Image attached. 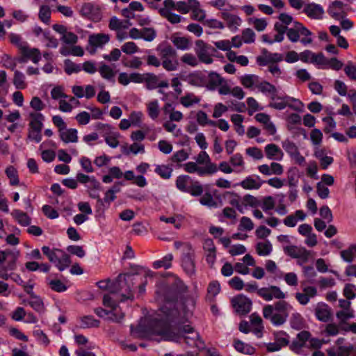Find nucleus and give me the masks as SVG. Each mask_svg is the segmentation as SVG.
<instances>
[{
  "mask_svg": "<svg viewBox=\"0 0 356 356\" xmlns=\"http://www.w3.org/2000/svg\"><path fill=\"white\" fill-rule=\"evenodd\" d=\"M266 157L270 160H281L283 156L282 149L275 144L270 143L265 147Z\"/></svg>",
  "mask_w": 356,
  "mask_h": 356,
  "instance_id": "4be33fe9",
  "label": "nucleus"
},
{
  "mask_svg": "<svg viewBox=\"0 0 356 356\" xmlns=\"http://www.w3.org/2000/svg\"><path fill=\"white\" fill-rule=\"evenodd\" d=\"M315 316L320 321L328 322L331 318V312L328 305L325 303L319 304L315 309Z\"/></svg>",
  "mask_w": 356,
  "mask_h": 356,
  "instance_id": "412c9836",
  "label": "nucleus"
},
{
  "mask_svg": "<svg viewBox=\"0 0 356 356\" xmlns=\"http://www.w3.org/2000/svg\"><path fill=\"white\" fill-rule=\"evenodd\" d=\"M256 250L259 256H267L271 253L273 250V246L271 243L267 240L264 243H257L256 245Z\"/></svg>",
  "mask_w": 356,
  "mask_h": 356,
  "instance_id": "72a5a7b5",
  "label": "nucleus"
},
{
  "mask_svg": "<svg viewBox=\"0 0 356 356\" xmlns=\"http://www.w3.org/2000/svg\"><path fill=\"white\" fill-rule=\"evenodd\" d=\"M13 84L15 87L19 90L24 89L26 87V83H25V76L22 72L18 70L15 72Z\"/></svg>",
  "mask_w": 356,
  "mask_h": 356,
  "instance_id": "49530a36",
  "label": "nucleus"
},
{
  "mask_svg": "<svg viewBox=\"0 0 356 356\" xmlns=\"http://www.w3.org/2000/svg\"><path fill=\"white\" fill-rule=\"evenodd\" d=\"M142 38L147 42L153 41L156 37V31L154 28L145 27L142 29Z\"/></svg>",
  "mask_w": 356,
  "mask_h": 356,
  "instance_id": "4d7b16f0",
  "label": "nucleus"
},
{
  "mask_svg": "<svg viewBox=\"0 0 356 356\" xmlns=\"http://www.w3.org/2000/svg\"><path fill=\"white\" fill-rule=\"evenodd\" d=\"M67 250L72 254L76 255L79 258H83L86 255V252L81 246L71 245L67 247Z\"/></svg>",
  "mask_w": 356,
  "mask_h": 356,
  "instance_id": "0e129e2a",
  "label": "nucleus"
},
{
  "mask_svg": "<svg viewBox=\"0 0 356 356\" xmlns=\"http://www.w3.org/2000/svg\"><path fill=\"white\" fill-rule=\"evenodd\" d=\"M256 88L266 95H268L270 102H277L276 100H282L283 95H278L276 87L267 81H263L256 85Z\"/></svg>",
  "mask_w": 356,
  "mask_h": 356,
  "instance_id": "9b49d317",
  "label": "nucleus"
},
{
  "mask_svg": "<svg viewBox=\"0 0 356 356\" xmlns=\"http://www.w3.org/2000/svg\"><path fill=\"white\" fill-rule=\"evenodd\" d=\"M172 168L168 165H156L154 172L163 179H168L171 177Z\"/></svg>",
  "mask_w": 356,
  "mask_h": 356,
  "instance_id": "2f4dec72",
  "label": "nucleus"
},
{
  "mask_svg": "<svg viewBox=\"0 0 356 356\" xmlns=\"http://www.w3.org/2000/svg\"><path fill=\"white\" fill-rule=\"evenodd\" d=\"M159 14L166 18L171 24H177L181 22V17L177 14L170 12L165 8H161L159 10Z\"/></svg>",
  "mask_w": 356,
  "mask_h": 356,
  "instance_id": "58836bf2",
  "label": "nucleus"
},
{
  "mask_svg": "<svg viewBox=\"0 0 356 356\" xmlns=\"http://www.w3.org/2000/svg\"><path fill=\"white\" fill-rule=\"evenodd\" d=\"M193 179L188 175H181L177 177L176 179V187L181 192L186 193L188 191V184H191Z\"/></svg>",
  "mask_w": 356,
  "mask_h": 356,
  "instance_id": "cd10ccee",
  "label": "nucleus"
},
{
  "mask_svg": "<svg viewBox=\"0 0 356 356\" xmlns=\"http://www.w3.org/2000/svg\"><path fill=\"white\" fill-rule=\"evenodd\" d=\"M263 56L257 58V63L260 66H266L270 63L274 64L280 62L283 59V56L279 53H270L266 49L262 51Z\"/></svg>",
  "mask_w": 356,
  "mask_h": 356,
  "instance_id": "ddd939ff",
  "label": "nucleus"
},
{
  "mask_svg": "<svg viewBox=\"0 0 356 356\" xmlns=\"http://www.w3.org/2000/svg\"><path fill=\"white\" fill-rule=\"evenodd\" d=\"M243 203L245 206H250L251 207H257L261 205V201L250 194L243 196Z\"/></svg>",
  "mask_w": 356,
  "mask_h": 356,
  "instance_id": "13d9d810",
  "label": "nucleus"
},
{
  "mask_svg": "<svg viewBox=\"0 0 356 356\" xmlns=\"http://www.w3.org/2000/svg\"><path fill=\"white\" fill-rule=\"evenodd\" d=\"M81 70V64H76L70 59H65L64 60V71L67 74L71 75L74 73L76 74Z\"/></svg>",
  "mask_w": 356,
  "mask_h": 356,
  "instance_id": "7c9ffc66",
  "label": "nucleus"
},
{
  "mask_svg": "<svg viewBox=\"0 0 356 356\" xmlns=\"http://www.w3.org/2000/svg\"><path fill=\"white\" fill-rule=\"evenodd\" d=\"M286 254L294 259H300L303 262H307L309 259L310 252L305 248H298L296 245H288L283 248Z\"/></svg>",
  "mask_w": 356,
  "mask_h": 356,
  "instance_id": "f8f14e48",
  "label": "nucleus"
},
{
  "mask_svg": "<svg viewBox=\"0 0 356 356\" xmlns=\"http://www.w3.org/2000/svg\"><path fill=\"white\" fill-rule=\"evenodd\" d=\"M218 171V168L216 163H208L204 167H197V174L200 177H204L207 175H213Z\"/></svg>",
  "mask_w": 356,
  "mask_h": 356,
  "instance_id": "4c0bfd02",
  "label": "nucleus"
},
{
  "mask_svg": "<svg viewBox=\"0 0 356 356\" xmlns=\"http://www.w3.org/2000/svg\"><path fill=\"white\" fill-rule=\"evenodd\" d=\"M312 35V33L299 22H293V24L291 27H288L286 32L289 40L293 43L300 40L304 45L312 42V39L310 38Z\"/></svg>",
  "mask_w": 356,
  "mask_h": 356,
  "instance_id": "7ed1b4c3",
  "label": "nucleus"
},
{
  "mask_svg": "<svg viewBox=\"0 0 356 356\" xmlns=\"http://www.w3.org/2000/svg\"><path fill=\"white\" fill-rule=\"evenodd\" d=\"M197 122L200 126L210 125L212 127L216 126V122L209 120L207 114L203 111H199L196 115Z\"/></svg>",
  "mask_w": 356,
  "mask_h": 356,
  "instance_id": "c03bdc74",
  "label": "nucleus"
},
{
  "mask_svg": "<svg viewBox=\"0 0 356 356\" xmlns=\"http://www.w3.org/2000/svg\"><path fill=\"white\" fill-rule=\"evenodd\" d=\"M340 255L343 261L351 263L356 257V244H352L347 249L341 250Z\"/></svg>",
  "mask_w": 356,
  "mask_h": 356,
  "instance_id": "c756f323",
  "label": "nucleus"
},
{
  "mask_svg": "<svg viewBox=\"0 0 356 356\" xmlns=\"http://www.w3.org/2000/svg\"><path fill=\"white\" fill-rule=\"evenodd\" d=\"M303 13L306 14L309 18L315 19H322L324 14V10L322 6L315 3L307 4L304 9Z\"/></svg>",
  "mask_w": 356,
  "mask_h": 356,
  "instance_id": "2eb2a0df",
  "label": "nucleus"
},
{
  "mask_svg": "<svg viewBox=\"0 0 356 356\" xmlns=\"http://www.w3.org/2000/svg\"><path fill=\"white\" fill-rule=\"evenodd\" d=\"M200 102V99L195 97L193 93H187L180 99V103L186 108L191 107L193 104H198Z\"/></svg>",
  "mask_w": 356,
  "mask_h": 356,
  "instance_id": "a18cd8bd",
  "label": "nucleus"
},
{
  "mask_svg": "<svg viewBox=\"0 0 356 356\" xmlns=\"http://www.w3.org/2000/svg\"><path fill=\"white\" fill-rule=\"evenodd\" d=\"M148 115L152 120H156L159 114V104L156 99L150 102L147 105Z\"/></svg>",
  "mask_w": 356,
  "mask_h": 356,
  "instance_id": "8fccbe9b",
  "label": "nucleus"
},
{
  "mask_svg": "<svg viewBox=\"0 0 356 356\" xmlns=\"http://www.w3.org/2000/svg\"><path fill=\"white\" fill-rule=\"evenodd\" d=\"M336 316L339 319L341 323H346L347 320L354 317V311L350 309L348 310H340L337 312Z\"/></svg>",
  "mask_w": 356,
  "mask_h": 356,
  "instance_id": "6e6d98bb",
  "label": "nucleus"
},
{
  "mask_svg": "<svg viewBox=\"0 0 356 356\" xmlns=\"http://www.w3.org/2000/svg\"><path fill=\"white\" fill-rule=\"evenodd\" d=\"M181 261L183 270L189 277L195 275V252L191 245L188 244L184 248Z\"/></svg>",
  "mask_w": 356,
  "mask_h": 356,
  "instance_id": "39448f33",
  "label": "nucleus"
},
{
  "mask_svg": "<svg viewBox=\"0 0 356 356\" xmlns=\"http://www.w3.org/2000/svg\"><path fill=\"white\" fill-rule=\"evenodd\" d=\"M344 72L351 80H356V66L351 62L348 63L345 66Z\"/></svg>",
  "mask_w": 356,
  "mask_h": 356,
  "instance_id": "774afa93",
  "label": "nucleus"
},
{
  "mask_svg": "<svg viewBox=\"0 0 356 356\" xmlns=\"http://www.w3.org/2000/svg\"><path fill=\"white\" fill-rule=\"evenodd\" d=\"M275 200L274 198L270 196H266L263 198L262 202H261V205L259 207H261L264 211L266 213L269 210H272L275 207Z\"/></svg>",
  "mask_w": 356,
  "mask_h": 356,
  "instance_id": "5fc2aeb1",
  "label": "nucleus"
},
{
  "mask_svg": "<svg viewBox=\"0 0 356 356\" xmlns=\"http://www.w3.org/2000/svg\"><path fill=\"white\" fill-rule=\"evenodd\" d=\"M194 51L199 61L204 64H211L213 62L212 56H217L216 49L202 40L195 41Z\"/></svg>",
  "mask_w": 356,
  "mask_h": 356,
  "instance_id": "20e7f679",
  "label": "nucleus"
},
{
  "mask_svg": "<svg viewBox=\"0 0 356 356\" xmlns=\"http://www.w3.org/2000/svg\"><path fill=\"white\" fill-rule=\"evenodd\" d=\"M243 41L246 44H251L255 40V33L251 29H245L242 32Z\"/></svg>",
  "mask_w": 356,
  "mask_h": 356,
  "instance_id": "680f3d73",
  "label": "nucleus"
},
{
  "mask_svg": "<svg viewBox=\"0 0 356 356\" xmlns=\"http://www.w3.org/2000/svg\"><path fill=\"white\" fill-rule=\"evenodd\" d=\"M282 147L291 157L299 151L297 145L288 139L282 142Z\"/></svg>",
  "mask_w": 356,
  "mask_h": 356,
  "instance_id": "3c124183",
  "label": "nucleus"
},
{
  "mask_svg": "<svg viewBox=\"0 0 356 356\" xmlns=\"http://www.w3.org/2000/svg\"><path fill=\"white\" fill-rule=\"evenodd\" d=\"M162 311L164 318L148 319L145 324L130 326L131 334L138 339H147L153 335L163 337L165 340L177 343H185L188 347H198L204 343L193 327L186 324L187 318L179 310L165 306Z\"/></svg>",
  "mask_w": 356,
  "mask_h": 356,
  "instance_id": "f257e3e1",
  "label": "nucleus"
},
{
  "mask_svg": "<svg viewBox=\"0 0 356 356\" xmlns=\"http://www.w3.org/2000/svg\"><path fill=\"white\" fill-rule=\"evenodd\" d=\"M12 216L22 226H29L31 223V218L28 214L21 210L14 209L11 213Z\"/></svg>",
  "mask_w": 356,
  "mask_h": 356,
  "instance_id": "393cba45",
  "label": "nucleus"
},
{
  "mask_svg": "<svg viewBox=\"0 0 356 356\" xmlns=\"http://www.w3.org/2000/svg\"><path fill=\"white\" fill-rule=\"evenodd\" d=\"M99 72L102 78L108 80V81L115 83V80L114 79L115 72L111 68L110 66L106 64H103L99 69Z\"/></svg>",
  "mask_w": 356,
  "mask_h": 356,
  "instance_id": "f704fd0d",
  "label": "nucleus"
},
{
  "mask_svg": "<svg viewBox=\"0 0 356 356\" xmlns=\"http://www.w3.org/2000/svg\"><path fill=\"white\" fill-rule=\"evenodd\" d=\"M31 121L29 122V130L34 131H42L43 128V121L44 120V116L41 113L35 112L31 113L29 114Z\"/></svg>",
  "mask_w": 356,
  "mask_h": 356,
  "instance_id": "aec40b11",
  "label": "nucleus"
},
{
  "mask_svg": "<svg viewBox=\"0 0 356 356\" xmlns=\"http://www.w3.org/2000/svg\"><path fill=\"white\" fill-rule=\"evenodd\" d=\"M221 17L226 21L228 28L232 31L235 32L241 24V19L235 15L229 13L227 11L221 13Z\"/></svg>",
  "mask_w": 356,
  "mask_h": 356,
  "instance_id": "6ab92c4d",
  "label": "nucleus"
},
{
  "mask_svg": "<svg viewBox=\"0 0 356 356\" xmlns=\"http://www.w3.org/2000/svg\"><path fill=\"white\" fill-rule=\"evenodd\" d=\"M5 172L6 176L10 179V184L11 186H17L19 183V180L16 168L13 165H10L6 168Z\"/></svg>",
  "mask_w": 356,
  "mask_h": 356,
  "instance_id": "a19ab883",
  "label": "nucleus"
},
{
  "mask_svg": "<svg viewBox=\"0 0 356 356\" xmlns=\"http://www.w3.org/2000/svg\"><path fill=\"white\" fill-rule=\"evenodd\" d=\"M234 348L243 354L252 355L255 353L256 349L250 344L245 343L239 339H235L234 341Z\"/></svg>",
  "mask_w": 356,
  "mask_h": 356,
  "instance_id": "b1692460",
  "label": "nucleus"
},
{
  "mask_svg": "<svg viewBox=\"0 0 356 356\" xmlns=\"http://www.w3.org/2000/svg\"><path fill=\"white\" fill-rule=\"evenodd\" d=\"M22 57L19 59V63H25L27 60H31L33 63L37 64L41 60L40 51L37 48H29L24 47L21 48L20 51Z\"/></svg>",
  "mask_w": 356,
  "mask_h": 356,
  "instance_id": "4468645a",
  "label": "nucleus"
},
{
  "mask_svg": "<svg viewBox=\"0 0 356 356\" xmlns=\"http://www.w3.org/2000/svg\"><path fill=\"white\" fill-rule=\"evenodd\" d=\"M200 203L209 208H218L219 203L218 201L213 200L212 194L210 192H206L203 196L200 199Z\"/></svg>",
  "mask_w": 356,
  "mask_h": 356,
  "instance_id": "e433bc0d",
  "label": "nucleus"
},
{
  "mask_svg": "<svg viewBox=\"0 0 356 356\" xmlns=\"http://www.w3.org/2000/svg\"><path fill=\"white\" fill-rule=\"evenodd\" d=\"M241 84L247 88H252L259 83V76L254 74H245L241 78Z\"/></svg>",
  "mask_w": 356,
  "mask_h": 356,
  "instance_id": "ea45409f",
  "label": "nucleus"
},
{
  "mask_svg": "<svg viewBox=\"0 0 356 356\" xmlns=\"http://www.w3.org/2000/svg\"><path fill=\"white\" fill-rule=\"evenodd\" d=\"M188 159V154L184 149H181L173 154L171 157V161L174 163H179L184 161Z\"/></svg>",
  "mask_w": 356,
  "mask_h": 356,
  "instance_id": "69168bd1",
  "label": "nucleus"
},
{
  "mask_svg": "<svg viewBox=\"0 0 356 356\" xmlns=\"http://www.w3.org/2000/svg\"><path fill=\"white\" fill-rule=\"evenodd\" d=\"M110 40V36L106 33H92L88 37V45L87 49L91 54L96 52L97 48H102Z\"/></svg>",
  "mask_w": 356,
  "mask_h": 356,
  "instance_id": "1a4fd4ad",
  "label": "nucleus"
},
{
  "mask_svg": "<svg viewBox=\"0 0 356 356\" xmlns=\"http://www.w3.org/2000/svg\"><path fill=\"white\" fill-rule=\"evenodd\" d=\"M269 106L270 108H275L276 110L282 111L284 110L286 107H289L290 108L298 111L302 112L304 104L303 103L298 99L290 97L287 95H283L282 100L279 102H270Z\"/></svg>",
  "mask_w": 356,
  "mask_h": 356,
  "instance_id": "423d86ee",
  "label": "nucleus"
},
{
  "mask_svg": "<svg viewBox=\"0 0 356 356\" xmlns=\"http://www.w3.org/2000/svg\"><path fill=\"white\" fill-rule=\"evenodd\" d=\"M290 324L293 329L300 330L304 326V320L299 313H293L290 318Z\"/></svg>",
  "mask_w": 356,
  "mask_h": 356,
  "instance_id": "de8ad7c7",
  "label": "nucleus"
},
{
  "mask_svg": "<svg viewBox=\"0 0 356 356\" xmlns=\"http://www.w3.org/2000/svg\"><path fill=\"white\" fill-rule=\"evenodd\" d=\"M186 80L190 85L196 87H202L207 83V77L205 74L200 71L190 73Z\"/></svg>",
  "mask_w": 356,
  "mask_h": 356,
  "instance_id": "a211bd4d",
  "label": "nucleus"
},
{
  "mask_svg": "<svg viewBox=\"0 0 356 356\" xmlns=\"http://www.w3.org/2000/svg\"><path fill=\"white\" fill-rule=\"evenodd\" d=\"M48 285L51 289L58 293H62L67 289V286L60 280H51L49 282Z\"/></svg>",
  "mask_w": 356,
  "mask_h": 356,
  "instance_id": "09e8293b",
  "label": "nucleus"
},
{
  "mask_svg": "<svg viewBox=\"0 0 356 356\" xmlns=\"http://www.w3.org/2000/svg\"><path fill=\"white\" fill-rule=\"evenodd\" d=\"M223 82L224 79L218 73L211 71L208 74V82L205 86L209 90H215Z\"/></svg>",
  "mask_w": 356,
  "mask_h": 356,
  "instance_id": "5701e85b",
  "label": "nucleus"
},
{
  "mask_svg": "<svg viewBox=\"0 0 356 356\" xmlns=\"http://www.w3.org/2000/svg\"><path fill=\"white\" fill-rule=\"evenodd\" d=\"M264 183L265 181H261L259 175L248 176L240 183V186L247 190H258Z\"/></svg>",
  "mask_w": 356,
  "mask_h": 356,
  "instance_id": "dca6fc26",
  "label": "nucleus"
},
{
  "mask_svg": "<svg viewBox=\"0 0 356 356\" xmlns=\"http://www.w3.org/2000/svg\"><path fill=\"white\" fill-rule=\"evenodd\" d=\"M188 191L186 193L191 194L193 197H198L203 193V187L198 181H192L188 188Z\"/></svg>",
  "mask_w": 356,
  "mask_h": 356,
  "instance_id": "79ce46f5",
  "label": "nucleus"
},
{
  "mask_svg": "<svg viewBox=\"0 0 356 356\" xmlns=\"http://www.w3.org/2000/svg\"><path fill=\"white\" fill-rule=\"evenodd\" d=\"M60 40L65 44L74 45L78 41V36L72 32L67 31L61 36Z\"/></svg>",
  "mask_w": 356,
  "mask_h": 356,
  "instance_id": "052dcab7",
  "label": "nucleus"
},
{
  "mask_svg": "<svg viewBox=\"0 0 356 356\" xmlns=\"http://www.w3.org/2000/svg\"><path fill=\"white\" fill-rule=\"evenodd\" d=\"M99 325L100 321L95 318L93 316L87 315L81 318V328L99 327Z\"/></svg>",
  "mask_w": 356,
  "mask_h": 356,
  "instance_id": "473e14b6",
  "label": "nucleus"
},
{
  "mask_svg": "<svg viewBox=\"0 0 356 356\" xmlns=\"http://www.w3.org/2000/svg\"><path fill=\"white\" fill-rule=\"evenodd\" d=\"M77 130L76 129L70 128L65 131L60 133V139L65 143H76L78 141Z\"/></svg>",
  "mask_w": 356,
  "mask_h": 356,
  "instance_id": "a878e982",
  "label": "nucleus"
},
{
  "mask_svg": "<svg viewBox=\"0 0 356 356\" xmlns=\"http://www.w3.org/2000/svg\"><path fill=\"white\" fill-rule=\"evenodd\" d=\"M264 318L269 320L274 326L283 325L289 316V314H280L274 312V307L271 305H267L263 308Z\"/></svg>",
  "mask_w": 356,
  "mask_h": 356,
  "instance_id": "0eeeda50",
  "label": "nucleus"
},
{
  "mask_svg": "<svg viewBox=\"0 0 356 356\" xmlns=\"http://www.w3.org/2000/svg\"><path fill=\"white\" fill-rule=\"evenodd\" d=\"M343 294L348 300L356 298V286L353 284H346L343 290Z\"/></svg>",
  "mask_w": 356,
  "mask_h": 356,
  "instance_id": "864d4df0",
  "label": "nucleus"
},
{
  "mask_svg": "<svg viewBox=\"0 0 356 356\" xmlns=\"http://www.w3.org/2000/svg\"><path fill=\"white\" fill-rule=\"evenodd\" d=\"M56 250L60 254L59 261L56 265V268L60 271H63L68 268L71 264V259L69 254L65 252L61 249H56Z\"/></svg>",
  "mask_w": 356,
  "mask_h": 356,
  "instance_id": "bb28decb",
  "label": "nucleus"
},
{
  "mask_svg": "<svg viewBox=\"0 0 356 356\" xmlns=\"http://www.w3.org/2000/svg\"><path fill=\"white\" fill-rule=\"evenodd\" d=\"M253 228H254V224L250 218L243 216L241 218L238 229L250 231Z\"/></svg>",
  "mask_w": 356,
  "mask_h": 356,
  "instance_id": "e2e57ef3",
  "label": "nucleus"
},
{
  "mask_svg": "<svg viewBox=\"0 0 356 356\" xmlns=\"http://www.w3.org/2000/svg\"><path fill=\"white\" fill-rule=\"evenodd\" d=\"M40 19L46 24H48L51 18V10L48 6H42L39 11Z\"/></svg>",
  "mask_w": 356,
  "mask_h": 356,
  "instance_id": "603ef678",
  "label": "nucleus"
},
{
  "mask_svg": "<svg viewBox=\"0 0 356 356\" xmlns=\"http://www.w3.org/2000/svg\"><path fill=\"white\" fill-rule=\"evenodd\" d=\"M257 295L266 301H270L273 298L277 299L285 298V294L277 286H270L259 289L257 290Z\"/></svg>",
  "mask_w": 356,
  "mask_h": 356,
  "instance_id": "9d476101",
  "label": "nucleus"
},
{
  "mask_svg": "<svg viewBox=\"0 0 356 356\" xmlns=\"http://www.w3.org/2000/svg\"><path fill=\"white\" fill-rule=\"evenodd\" d=\"M185 291L184 285L181 282H173L171 284H163L159 289V293H161L163 297L165 303L160 308V313L156 317L150 318L149 319H162L164 318L163 312L162 309L165 306H168L171 308L177 307V302L182 293Z\"/></svg>",
  "mask_w": 356,
  "mask_h": 356,
  "instance_id": "f03ea898",
  "label": "nucleus"
},
{
  "mask_svg": "<svg viewBox=\"0 0 356 356\" xmlns=\"http://www.w3.org/2000/svg\"><path fill=\"white\" fill-rule=\"evenodd\" d=\"M121 50L127 54H133L140 51L138 47L134 42H125L122 46Z\"/></svg>",
  "mask_w": 356,
  "mask_h": 356,
  "instance_id": "bf43d9fd",
  "label": "nucleus"
},
{
  "mask_svg": "<svg viewBox=\"0 0 356 356\" xmlns=\"http://www.w3.org/2000/svg\"><path fill=\"white\" fill-rule=\"evenodd\" d=\"M173 44L181 50H187L190 47L191 42L186 37H179L175 35H172L170 38Z\"/></svg>",
  "mask_w": 356,
  "mask_h": 356,
  "instance_id": "c85d7f7f",
  "label": "nucleus"
},
{
  "mask_svg": "<svg viewBox=\"0 0 356 356\" xmlns=\"http://www.w3.org/2000/svg\"><path fill=\"white\" fill-rule=\"evenodd\" d=\"M42 210L44 214L49 219H56L59 216L58 212L48 204L43 205Z\"/></svg>",
  "mask_w": 356,
  "mask_h": 356,
  "instance_id": "338daca9",
  "label": "nucleus"
},
{
  "mask_svg": "<svg viewBox=\"0 0 356 356\" xmlns=\"http://www.w3.org/2000/svg\"><path fill=\"white\" fill-rule=\"evenodd\" d=\"M172 259H173L172 254H167L161 259L155 261L153 263V267L155 269H159L162 267H163L165 269H168L172 266L171 262H172Z\"/></svg>",
  "mask_w": 356,
  "mask_h": 356,
  "instance_id": "c9c22d12",
  "label": "nucleus"
},
{
  "mask_svg": "<svg viewBox=\"0 0 356 356\" xmlns=\"http://www.w3.org/2000/svg\"><path fill=\"white\" fill-rule=\"evenodd\" d=\"M145 86L147 90H154L158 87L159 78L153 73H145Z\"/></svg>",
  "mask_w": 356,
  "mask_h": 356,
  "instance_id": "37998d69",
  "label": "nucleus"
},
{
  "mask_svg": "<svg viewBox=\"0 0 356 356\" xmlns=\"http://www.w3.org/2000/svg\"><path fill=\"white\" fill-rule=\"evenodd\" d=\"M232 303L236 312L241 315L248 314L252 305V300L243 294H239L233 298Z\"/></svg>",
  "mask_w": 356,
  "mask_h": 356,
  "instance_id": "6e6552de",
  "label": "nucleus"
},
{
  "mask_svg": "<svg viewBox=\"0 0 356 356\" xmlns=\"http://www.w3.org/2000/svg\"><path fill=\"white\" fill-rule=\"evenodd\" d=\"M95 314L98 316L99 318L109 320L113 322L119 323L124 318V315L121 314L120 316L117 315L112 310H107L102 307H97L94 309Z\"/></svg>",
  "mask_w": 356,
  "mask_h": 356,
  "instance_id": "f3484780",
  "label": "nucleus"
}]
</instances>
